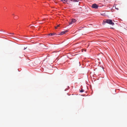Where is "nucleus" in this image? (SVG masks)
Returning a JSON list of instances; mask_svg holds the SVG:
<instances>
[{
  "label": "nucleus",
  "mask_w": 127,
  "mask_h": 127,
  "mask_svg": "<svg viewBox=\"0 0 127 127\" xmlns=\"http://www.w3.org/2000/svg\"><path fill=\"white\" fill-rule=\"evenodd\" d=\"M61 0L62 1H63V0Z\"/></svg>",
  "instance_id": "nucleus-16"
},
{
  "label": "nucleus",
  "mask_w": 127,
  "mask_h": 127,
  "mask_svg": "<svg viewBox=\"0 0 127 127\" xmlns=\"http://www.w3.org/2000/svg\"><path fill=\"white\" fill-rule=\"evenodd\" d=\"M31 25V26H32V25Z\"/></svg>",
  "instance_id": "nucleus-15"
},
{
  "label": "nucleus",
  "mask_w": 127,
  "mask_h": 127,
  "mask_svg": "<svg viewBox=\"0 0 127 127\" xmlns=\"http://www.w3.org/2000/svg\"><path fill=\"white\" fill-rule=\"evenodd\" d=\"M35 23L36 24V23Z\"/></svg>",
  "instance_id": "nucleus-19"
},
{
  "label": "nucleus",
  "mask_w": 127,
  "mask_h": 127,
  "mask_svg": "<svg viewBox=\"0 0 127 127\" xmlns=\"http://www.w3.org/2000/svg\"><path fill=\"white\" fill-rule=\"evenodd\" d=\"M92 7L93 8H95L96 9L98 7L97 5L95 3L93 4Z\"/></svg>",
  "instance_id": "nucleus-2"
},
{
  "label": "nucleus",
  "mask_w": 127,
  "mask_h": 127,
  "mask_svg": "<svg viewBox=\"0 0 127 127\" xmlns=\"http://www.w3.org/2000/svg\"><path fill=\"white\" fill-rule=\"evenodd\" d=\"M84 91V90L83 89H81V91H80V92H83Z\"/></svg>",
  "instance_id": "nucleus-7"
},
{
  "label": "nucleus",
  "mask_w": 127,
  "mask_h": 127,
  "mask_svg": "<svg viewBox=\"0 0 127 127\" xmlns=\"http://www.w3.org/2000/svg\"><path fill=\"white\" fill-rule=\"evenodd\" d=\"M67 0H63V1H64L65 2H67Z\"/></svg>",
  "instance_id": "nucleus-8"
},
{
  "label": "nucleus",
  "mask_w": 127,
  "mask_h": 127,
  "mask_svg": "<svg viewBox=\"0 0 127 127\" xmlns=\"http://www.w3.org/2000/svg\"><path fill=\"white\" fill-rule=\"evenodd\" d=\"M57 27H55V29H57Z\"/></svg>",
  "instance_id": "nucleus-10"
},
{
  "label": "nucleus",
  "mask_w": 127,
  "mask_h": 127,
  "mask_svg": "<svg viewBox=\"0 0 127 127\" xmlns=\"http://www.w3.org/2000/svg\"><path fill=\"white\" fill-rule=\"evenodd\" d=\"M78 0H71V1H77Z\"/></svg>",
  "instance_id": "nucleus-9"
},
{
  "label": "nucleus",
  "mask_w": 127,
  "mask_h": 127,
  "mask_svg": "<svg viewBox=\"0 0 127 127\" xmlns=\"http://www.w3.org/2000/svg\"><path fill=\"white\" fill-rule=\"evenodd\" d=\"M26 48H24V50H25V49Z\"/></svg>",
  "instance_id": "nucleus-13"
},
{
  "label": "nucleus",
  "mask_w": 127,
  "mask_h": 127,
  "mask_svg": "<svg viewBox=\"0 0 127 127\" xmlns=\"http://www.w3.org/2000/svg\"><path fill=\"white\" fill-rule=\"evenodd\" d=\"M18 18V17L17 16H15L14 17V19H17Z\"/></svg>",
  "instance_id": "nucleus-6"
},
{
  "label": "nucleus",
  "mask_w": 127,
  "mask_h": 127,
  "mask_svg": "<svg viewBox=\"0 0 127 127\" xmlns=\"http://www.w3.org/2000/svg\"><path fill=\"white\" fill-rule=\"evenodd\" d=\"M76 21V20L75 19H72L71 20L70 22L69 23V24H72Z\"/></svg>",
  "instance_id": "nucleus-3"
},
{
  "label": "nucleus",
  "mask_w": 127,
  "mask_h": 127,
  "mask_svg": "<svg viewBox=\"0 0 127 127\" xmlns=\"http://www.w3.org/2000/svg\"><path fill=\"white\" fill-rule=\"evenodd\" d=\"M116 9H118V8H116Z\"/></svg>",
  "instance_id": "nucleus-17"
},
{
  "label": "nucleus",
  "mask_w": 127,
  "mask_h": 127,
  "mask_svg": "<svg viewBox=\"0 0 127 127\" xmlns=\"http://www.w3.org/2000/svg\"><path fill=\"white\" fill-rule=\"evenodd\" d=\"M86 50H85V51H86Z\"/></svg>",
  "instance_id": "nucleus-18"
},
{
  "label": "nucleus",
  "mask_w": 127,
  "mask_h": 127,
  "mask_svg": "<svg viewBox=\"0 0 127 127\" xmlns=\"http://www.w3.org/2000/svg\"><path fill=\"white\" fill-rule=\"evenodd\" d=\"M103 23H104V24H104V23H107L108 24H109L112 25H114V23L112 22V20L110 19H105L103 21Z\"/></svg>",
  "instance_id": "nucleus-1"
},
{
  "label": "nucleus",
  "mask_w": 127,
  "mask_h": 127,
  "mask_svg": "<svg viewBox=\"0 0 127 127\" xmlns=\"http://www.w3.org/2000/svg\"><path fill=\"white\" fill-rule=\"evenodd\" d=\"M67 32V31H64L62 32H61L60 34H59V35H63L65 33H66Z\"/></svg>",
  "instance_id": "nucleus-4"
},
{
  "label": "nucleus",
  "mask_w": 127,
  "mask_h": 127,
  "mask_svg": "<svg viewBox=\"0 0 127 127\" xmlns=\"http://www.w3.org/2000/svg\"><path fill=\"white\" fill-rule=\"evenodd\" d=\"M56 34L55 33H50L48 35L52 36L53 35H56Z\"/></svg>",
  "instance_id": "nucleus-5"
},
{
  "label": "nucleus",
  "mask_w": 127,
  "mask_h": 127,
  "mask_svg": "<svg viewBox=\"0 0 127 127\" xmlns=\"http://www.w3.org/2000/svg\"><path fill=\"white\" fill-rule=\"evenodd\" d=\"M59 26H60V25H57V27H59Z\"/></svg>",
  "instance_id": "nucleus-11"
},
{
  "label": "nucleus",
  "mask_w": 127,
  "mask_h": 127,
  "mask_svg": "<svg viewBox=\"0 0 127 127\" xmlns=\"http://www.w3.org/2000/svg\"><path fill=\"white\" fill-rule=\"evenodd\" d=\"M12 15H13L14 16V14H12Z\"/></svg>",
  "instance_id": "nucleus-12"
},
{
  "label": "nucleus",
  "mask_w": 127,
  "mask_h": 127,
  "mask_svg": "<svg viewBox=\"0 0 127 127\" xmlns=\"http://www.w3.org/2000/svg\"><path fill=\"white\" fill-rule=\"evenodd\" d=\"M11 34H14L13 33H10Z\"/></svg>",
  "instance_id": "nucleus-14"
},
{
  "label": "nucleus",
  "mask_w": 127,
  "mask_h": 127,
  "mask_svg": "<svg viewBox=\"0 0 127 127\" xmlns=\"http://www.w3.org/2000/svg\"><path fill=\"white\" fill-rule=\"evenodd\" d=\"M35 23L36 24V23Z\"/></svg>",
  "instance_id": "nucleus-20"
}]
</instances>
